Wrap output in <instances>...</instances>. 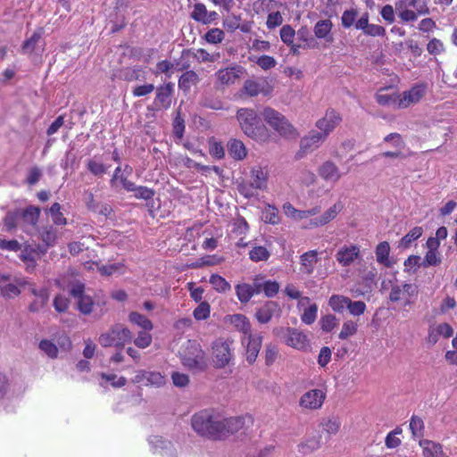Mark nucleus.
<instances>
[{"label":"nucleus","mask_w":457,"mask_h":457,"mask_svg":"<svg viewBox=\"0 0 457 457\" xmlns=\"http://www.w3.org/2000/svg\"><path fill=\"white\" fill-rule=\"evenodd\" d=\"M243 417L221 419L208 410L201 411L192 416L193 429L201 436L212 440H223L243 428Z\"/></svg>","instance_id":"1"},{"label":"nucleus","mask_w":457,"mask_h":457,"mask_svg":"<svg viewBox=\"0 0 457 457\" xmlns=\"http://www.w3.org/2000/svg\"><path fill=\"white\" fill-rule=\"evenodd\" d=\"M242 132L257 143L264 144L270 140L271 134L263 122L262 113L252 108H240L236 114Z\"/></svg>","instance_id":"2"},{"label":"nucleus","mask_w":457,"mask_h":457,"mask_svg":"<svg viewBox=\"0 0 457 457\" xmlns=\"http://www.w3.org/2000/svg\"><path fill=\"white\" fill-rule=\"evenodd\" d=\"M250 178V182H247L243 177H239L233 181L238 193L246 199L257 196L256 190L263 191L268 187V173L262 167L252 168Z\"/></svg>","instance_id":"3"},{"label":"nucleus","mask_w":457,"mask_h":457,"mask_svg":"<svg viewBox=\"0 0 457 457\" xmlns=\"http://www.w3.org/2000/svg\"><path fill=\"white\" fill-rule=\"evenodd\" d=\"M180 357L182 364L193 372H203L208 367L206 354L195 340L187 341Z\"/></svg>","instance_id":"4"},{"label":"nucleus","mask_w":457,"mask_h":457,"mask_svg":"<svg viewBox=\"0 0 457 457\" xmlns=\"http://www.w3.org/2000/svg\"><path fill=\"white\" fill-rule=\"evenodd\" d=\"M264 121L279 136L290 137L295 135V129L281 112L271 107H265L262 112Z\"/></svg>","instance_id":"5"},{"label":"nucleus","mask_w":457,"mask_h":457,"mask_svg":"<svg viewBox=\"0 0 457 457\" xmlns=\"http://www.w3.org/2000/svg\"><path fill=\"white\" fill-rule=\"evenodd\" d=\"M69 295L77 299V309L84 315H88L93 311L94 301L90 295L85 294V284L79 281L71 282L69 285Z\"/></svg>","instance_id":"6"},{"label":"nucleus","mask_w":457,"mask_h":457,"mask_svg":"<svg viewBox=\"0 0 457 457\" xmlns=\"http://www.w3.org/2000/svg\"><path fill=\"white\" fill-rule=\"evenodd\" d=\"M132 333L128 328L121 324H115L107 332L102 334L98 341L103 347L106 348L111 347L115 344V341L121 339L123 341H132Z\"/></svg>","instance_id":"7"},{"label":"nucleus","mask_w":457,"mask_h":457,"mask_svg":"<svg viewBox=\"0 0 457 457\" xmlns=\"http://www.w3.org/2000/svg\"><path fill=\"white\" fill-rule=\"evenodd\" d=\"M232 341L219 339L213 343V362L214 366L218 369H222L228 366L233 357L230 348Z\"/></svg>","instance_id":"8"},{"label":"nucleus","mask_w":457,"mask_h":457,"mask_svg":"<svg viewBox=\"0 0 457 457\" xmlns=\"http://www.w3.org/2000/svg\"><path fill=\"white\" fill-rule=\"evenodd\" d=\"M174 84L172 82L160 85L156 87V95L152 105L147 106L148 111L168 110L171 105Z\"/></svg>","instance_id":"9"},{"label":"nucleus","mask_w":457,"mask_h":457,"mask_svg":"<svg viewBox=\"0 0 457 457\" xmlns=\"http://www.w3.org/2000/svg\"><path fill=\"white\" fill-rule=\"evenodd\" d=\"M18 284L23 287H28L30 293L33 295L37 296L38 298L37 300L33 301L29 305V311L30 312H38L42 308H44L47 304L49 300V292L47 288L43 287L41 289H37L33 283H30L29 281L25 279L19 280Z\"/></svg>","instance_id":"10"},{"label":"nucleus","mask_w":457,"mask_h":457,"mask_svg":"<svg viewBox=\"0 0 457 457\" xmlns=\"http://www.w3.org/2000/svg\"><path fill=\"white\" fill-rule=\"evenodd\" d=\"M326 138V134H322L317 130H311L307 136L301 138L300 150L296 156L302 158L304 154L316 150Z\"/></svg>","instance_id":"11"},{"label":"nucleus","mask_w":457,"mask_h":457,"mask_svg":"<svg viewBox=\"0 0 457 457\" xmlns=\"http://www.w3.org/2000/svg\"><path fill=\"white\" fill-rule=\"evenodd\" d=\"M342 121V117L335 109L327 110L325 116L316 121L315 126L322 134H326V137L332 132Z\"/></svg>","instance_id":"12"},{"label":"nucleus","mask_w":457,"mask_h":457,"mask_svg":"<svg viewBox=\"0 0 457 457\" xmlns=\"http://www.w3.org/2000/svg\"><path fill=\"white\" fill-rule=\"evenodd\" d=\"M282 310L278 302L266 301L262 306L256 309L254 314L257 321L261 324H266L271 320L273 317L279 318Z\"/></svg>","instance_id":"13"},{"label":"nucleus","mask_w":457,"mask_h":457,"mask_svg":"<svg viewBox=\"0 0 457 457\" xmlns=\"http://www.w3.org/2000/svg\"><path fill=\"white\" fill-rule=\"evenodd\" d=\"M326 395L320 389H312L302 395L300 398V406L310 409H320L325 400Z\"/></svg>","instance_id":"14"},{"label":"nucleus","mask_w":457,"mask_h":457,"mask_svg":"<svg viewBox=\"0 0 457 457\" xmlns=\"http://www.w3.org/2000/svg\"><path fill=\"white\" fill-rule=\"evenodd\" d=\"M246 344V361L251 365L255 361L259 354V352L262 344V337L261 335L249 334L248 337H245L242 339V344Z\"/></svg>","instance_id":"15"},{"label":"nucleus","mask_w":457,"mask_h":457,"mask_svg":"<svg viewBox=\"0 0 457 457\" xmlns=\"http://www.w3.org/2000/svg\"><path fill=\"white\" fill-rule=\"evenodd\" d=\"M245 72V70L244 67L240 65H234L226 69L219 70L216 72V77L221 84L228 85L235 83V81Z\"/></svg>","instance_id":"16"},{"label":"nucleus","mask_w":457,"mask_h":457,"mask_svg":"<svg viewBox=\"0 0 457 457\" xmlns=\"http://www.w3.org/2000/svg\"><path fill=\"white\" fill-rule=\"evenodd\" d=\"M333 23L329 19L320 20L316 22L313 28L315 39H323L327 43H333L334 37L332 35Z\"/></svg>","instance_id":"17"},{"label":"nucleus","mask_w":457,"mask_h":457,"mask_svg":"<svg viewBox=\"0 0 457 457\" xmlns=\"http://www.w3.org/2000/svg\"><path fill=\"white\" fill-rule=\"evenodd\" d=\"M360 248L357 245H344L337 251L336 259L342 266H349L358 258Z\"/></svg>","instance_id":"18"},{"label":"nucleus","mask_w":457,"mask_h":457,"mask_svg":"<svg viewBox=\"0 0 457 457\" xmlns=\"http://www.w3.org/2000/svg\"><path fill=\"white\" fill-rule=\"evenodd\" d=\"M426 89V84L414 85L410 90L403 92V97L400 101V105L407 107L410 104L418 103L424 96Z\"/></svg>","instance_id":"19"},{"label":"nucleus","mask_w":457,"mask_h":457,"mask_svg":"<svg viewBox=\"0 0 457 457\" xmlns=\"http://www.w3.org/2000/svg\"><path fill=\"white\" fill-rule=\"evenodd\" d=\"M285 343L295 349H304L308 345V338L305 334L295 328H287V337Z\"/></svg>","instance_id":"20"},{"label":"nucleus","mask_w":457,"mask_h":457,"mask_svg":"<svg viewBox=\"0 0 457 457\" xmlns=\"http://www.w3.org/2000/svg\"><path fill=\"white\" fill-rule=\"evenodd\" d=\"M318 173L324 180L330 182H337L341 178L338 167L332 161L323 162L320 166Z\"/></svg>","instance_id":"21"},{"label":"nucleus","mask_w":457,"mask_h":457,"mask_svg":"<svg viewBox=\"0 0 457 457\" xmlns=\"http://www.w3.org/2000/svg\"><path fill=\"white\" fill-rule=\"evenodd\" d=\"M420 445L423 449L424 457H445L442 445L428 439L420 441Z\"/></svg>","instance_id":"22"},{"label":"nucleus","mask_w":457,"mask_h":457,"mask_svg":"<svg viewBox=\"0 0 457 457\" xmlns=\"http://www.w3.org/2000/svg\"><path fill=\"white\" fill-rule=\"evenodd\" d=\"M390 245L387 241L380 242L375 249L377 262L386 268H391L394 262L389 260Z\"/></svg>","instance_id":"23"},{"label":"nucleus","mask_w":457,"mask_h":457,"mask_svg":"<svg viewBox=\"0 0 457 457\" xmlns=\"http://www.w3.org/2000/svg\"><path fill=\"white\" fill-rule=\"evenodd\" d=\"M39 236L44 243V251L55 245L57 241L56 229L53 226H45L39 229Z\"/></svg>","instance_id":"24"},{"label":"nucleus","mask_w":457,"mask_h":457,"mask_svg":"<svg viewBox=\"0 0 457 457\" xmlns=\"http://www.w3.org/2000/svg\"><path fill=\"white\" fill-rule=\"evenodd\" d=\"M230 323L245 337H248L251 333L252 325L248 318L243 314H233L229 316Z\"/></svg>","instance_id":"25"},{"label":"nucleus","mask_w":457,"mask_h":457,"mask_svg":"<svg viewBox=\"0 0 457 457\" xmlns=\"http://www.w3.org/2000/svg\"><path fill=\"white\" fill-rule=\"evenodd\" d=\"M228 151L229 155L237 161L245 159L247 154L245 145L239 139H231L228 143Z\"/></svg>","instance_id":"26"},{"label":"nucleus","mask_w":457,"mask_h":457,"mask_svg":"<svg viewBox=\"0 0 457 457\" xmlns=\"http://www.w3.org/2000/svg\"><path fill=\"white\" fill-rule=\"evenodd\" d=\"M339 211L340 208H338L337 204H334L333 206L328 208L321 216L311 220L310 225L313 227L326 225L327 223H328L329 221L336 218Z\"/></svg>","instance_id":"27"},{"label":"nucleus","mask_w":457,"mask_h":457,"mask_svg":"<svg viewBox=\"0 0 457 457\" xmlns=\"http://www.w3.org/2000/svg\"><path fill=\"white\" fill-rule=\"evenodd\" d=\"M41 210L35 205H29L21 211V218L29 225L35 226L39 220Z\"/></svg>","instance_id":"28"},{"label":"nucleus","mask_w":457,"mask_h":457,"mask_svg":"<svg viewBox=\"0 0 457 457\" xmlns=\"http://www.w3.org/2000/svg\"><path fill=\"white\" fill-rule=\"evenodd\" d=\"M199 81L198 75L194 71H187L183 73L179 79V87L184 92L190 90L192 85H195Z\"/></svg>","instance_id":"29"},{"label":"nucleus","mask_w":457,"mask_h":457,"mask_svg":"<svg viewBox=\"0 0 457 457\" xmlns=\"http://www.w3.org/2000/svg\"><path fill=\"white\" fill-rule=\"evenodd\" d=\"M297 38L303 42V48H315L318 43L306 26L301 27L296 32Z\"/></svg>","instance_id":"30"},{"label":"nucleus","mask_w":457,"mask_h":457,"mask_svg":"<svg viewBox=\"0 0 457 457\" xmlns=\"http://www.w3.org/2000/svg\"><path fill=\"white\" fill-rule=\"evenodd\" d=\"M43 34V28H38L37 29H36L32 36L23 42L21 46L22 52L24 54H31L34 51L38 41L41 39Z\"/></svg>","instance_id":"31"},{"label":"nucleus","mask_w":457,"mask_h":457,"mask_svg":"<svg viewBox=\"0 0 457 457\" xmlns=\"http://www.w3.org/2000/svg\"><path fill=\"white\" fill-rule=\"evenodd\" d=\"M21 218V210L14 209L8 211L3 220L5 231L11 232L17 228V221Z\"/></svg>","instance_id":"32"},{"label":"nucleus","mask_w":457,"mask_h":457,"mask_svg":"<svg viewBox=\"0 0 457 457\" xmlns=\"http://www.w3.org/2000/svg\"><path fill=\"white\" fill-rule=\"evenodd\" d=\"M144 73L141 66L127 67L121 71V77L125 81L143 80L145 79Z\"/></svg>","instance_id":"33"},{"label":"nucleus","mask_w":457,"mask_h":457,"mask_svg":"<svg viewBox=\"0 0 457 457\" xmlns=\"http://www.w3.org/2000/svg\"><path fill=\"white\" fill-rule=\"evenodd\" d=\"M129 320L131 323L137 324L140 328H142L144 330H152L153 329V323L152 321L146 318L145 315L137 312H131L129 315Z\"/></svg>","instance_id":"34"},{"label":"nucleus","mask_w":457,"mask_h":457,"mask_svg":"<svg viewBox=\"0 0 457 457\" xmlns=\"http://www.w3.org/2000/svg\"><path fill=\"white\" fill-rule=\"evenodd\" d=\"M262 220H264V222L272 225L279 223L280 217L278 209L274 205L268 204L262 211Z\"/></svg>","instance_id":"35"},{"label":"nucleus","mask_w":457,"mask_h":457,"mask_svg":"<svg viewBox=\"0 0 457 457\" xmlns=\"http://www.w3.org/2000/svg\"><path fill=\"white\" fill-rule=\"evenodd\" d=\"M235 289L237 296L242 303H248L253 296V291H252V286L250 284H238L236 286Z\"/></svg>","instance_id":"36"},{"label":"nucleus","mask_w":457,"mask_h":457,"mask_svg":"<svg viewBox=\"0 0 457 457\" xmlns=\"http://www.w3.org/2000/svg\"><path fill=\"white\" fill-rule=\"evenodd\" d=\"M423 233V228L421 227H414L411 230H410L399 242V246L403 248H408L411 244L420 238Z\"/></svg>","instance_id":"37"},{"label":"nucleus","mask_w":457,"mask_h":457,"mask_svg":"<svg viewBox=\"0 0 457 457\" xmlns=\"http://www.w3.org/2000/svg\"><path fill=\"white\" fill-rule=\"evenodd\" d=\"M109 165L96 162L95 159H89L87 162V170L96 177H102L109 169Z\"/></svg>","instance_id":"38"},{"label":"nucleus","mask_w":457,"mask_h":457,"mask_svg":"<svg viewBox=\"0 0 457 457\" xmlns=\"http://www.w3.org/2000/svg\"><path fill=\"white\" fill-rule=\"evenodd\" d=\"M61 208L62 207L59 203H54L48 210L50 215L52 216L54 224L57 226H64L67 224V219L61 212Z\"/></svg>","instance_id":"39"},{"label":"nucleus","mask_w":457,"mask_h":457,"mask_svg":"<svg viewBox=\"0 0 457 457\" xmlns=\"http://www.w3.org/2000/svg\"><path fill=\"white\" fill-rule=\"evenodd\" d=\"M209 282L212 284V287L218 292L225 293L230 290L231 288L230 284L224 278L218 274H212L210 277Z\"/></svg>","instance_id":"40"},{"label":"nucleus","mask_w":457,"mask_h":457,"mask_svg":"<svg viewBox=\"0 0 457 457\" xmlns=\"http://www.w3.org/2000/svg\"><path fill=\"white\" fill-rule=\"evenodd\" d=\"M317 251L312 250L303 253L300 256L301 264L304 266L307 270V272L310 274L313 271V264L317 262Z\"/></svg>","instance_id":"41"},{"label":"nucleus","mask_w":457,"mask_h":457,"mask_svg":"<svg viewBox=\"0 0 457 457\" xmlns=\"http://www.w3.org/2000/svg\"><path fill=\"white\" fill-rule=\"evenodd\" d=\"M270 256V252L264 246H254L249 252V258L255 262L267 261Z\"/></svg>","instance_id":"42"},{"label":"nucleus","mask_w":457,"mask_h":457,"mask_svg":"<svg viewBox=\"0 0 457 457\" xmlns=\"http://www.w3.org/2000/svg\"><path fill=\"white\" fill-rule=\"evenodd\" d=\"M348 297L344 295H333L329 300L328 304L336 312H343L346 307Z\"/></svg>","instance_id":"43"},{"label":"nucleus","mask_w":457,"mask_h":457,"mask_svg":"<svg viewBox=\"0 0 457 457\" xmlns=\"http://www.w3.org/2000/svg\"><path fill=\"white\" fill-rule=\"evenodd\" d=\"M225 37V33L222 29L218 28H213L209 29L205 34L204 38L206 42L210 44H219L223 41Z\"/></svg>","instance_id":"44"},{"label":"nucleus","mask_w":457,"mask_h":457,"mask_svg":"<svg viewBox=\"0 0 457 457\" xmlns=\"http://www.w3.org/2000/svg\"><path fill=\"white\" fill-rule=\"evenodd\" d=\"M410 429L413 436H423L424 422L419 416L412 415L410 420Z\"/></svg>","instance_id":"45"},{"label":"nucleus","mask_w":457,"mask_h":457,"mask_svg":"<svg viewBox=\"0 0 457 457\" xmlns=\"http://www.w3.org/2000/svg\"><path fill=\"white\" fill-rule=\"evenodd\" d=\"M357 15H358L357 9L352 8L349 10H345L343 12L342 17H341V23H342L343 28L349 29L353 24L355 25V20H356Z\"/></svg>","instance_id":"46"},{"label":"nucleus","mask_w":457,"mask_h":457,"mask_svg":"<svg viewBox=\"0 0 457 457\" xmlns=\"http://www.w3.org/2000/svg\"><path fill=\"white\" fill-rule=\"evenodd\" d=\"M207 8L203 3H196L194 5V10L190 13V18L195 21L204 24L206 17Z\"/></svg>","instance_id":"47"},{"label":"nucleus","mask_w":457,"mask_h":457,"mask_svg":"<svg viewBox=\"0 0 457 457\" xmlns=\"http://www.w3.org/2000/svg\"><path fill=\"white\" fill-rule=\"evenodd\" d=\"M318 306L316 303L309 305L304 309L303 313L301 316V320L304 324H312L317 318Z\"/></svg>","instance_id":"48"},{"label":"nucleus","mask_w":457,"mask_h":457,"mask_svg":"<svg viewBox=\"0 0 457 457\" xmlns=\"http://www.w3.org/2000/svg\"><path fill=\"white\" fill-rule=\"evenodd\" d=\"M346 308L352 315L360 316L366 311V304L362 301L353 302L350 298H348Z\"/></svg>","instance_id":"49"},{"label":"nucleus","mask_w":457,"mask_h":457,"mask_svg":"<svg viewBox=\"0 0 457 457\" xmlns=\"http://www.w3.org/2000/svg\"><path fill=\"white\" fill-rule=\"evenodd\" d=\"M53 305L57 312H66L70 305V300L66 296L58 294L54 298Z\"/></svg>","instance_id":"50"},{"label":"nucleus","mask_w":457,"mask_h":457,"mask_svg":"<svg viewBox=\"0 0 457 457\" xmlns=\"http://www.w3.org/2000/svg\"><path fill=\"white\" fill-rule=\"evenodd\" d=\"M39 349L46 353L48 357L54 359L58 355L57 346L47 339H43L39 343Z\"/></svg>","instance_id":"51"},{"label":"nucleus","mask_w":457,"mask_h":457,"mask_svg":"<svg viewBox=\"0 0 457 457\" xmlns=\"http://www.w3.org/2000/svg\"><path fill=\"white\" fill-rule=\"evenodd\" d=\"M165 384V378L160 372L147 371L145 386H154L160 387Z\"/></svg>","instance_id":"52"},{"label":"nucleus","mask_w":457,"mask_h":457,"mask_svg":"<svg viewBox=\"0 0 457 457\" xmlns=\"http://www.w3.org/2000/svg\"><path fill=\"white\" fill-rule=\"evenodd\" d=\"M194 317L197 320H203L210 316V304L204 301L201 302L199 305L194 310Z\"/></svg>","instance_id":"53"},{"label":"nucleus","mask_w":457,"mask_h":457,"mask_svg":"<svg viewBox=\"0 0 457 457\" xmlns=\"http://www.w3.org/2000/svg\"><path fill=\"white\" fill-rule=\"evenodd\" d=\"M264 295L271 298L275 296L279 291V284L275 280H265L262 283Z\"/></svg>","instance_id":"54"},{"label":"nucleus","mask_w":457,"mask_h":457,"mask_svg":"<svg viewBox=\"0 0 457 457\" xmlns=\"http://www.w3.org/2000/svg\"><path fill=\"white\" fill-rule=\"evenodd\" d=\"M320 439L315 436L307 439L304 443H302L299 445L301 448L300 451L304 454L313 452L314 450L320 448Z\"/></svg>","instance_id":"55"},{"label":"nucleus","mask_w":457,"mask_h":457,"mask_svg":"<svg viewBox=\"0 0 457 457\" xmlns=\"http://www.w3.org/2000/svg\"><path fill=\"white\" fill-rule=\"evenodd\" d=\"M356 331L357 325L352 320H347L344 322L338 337L342 340L346 339L348 337L354 335Z\"/></svg>","instance_id":"56"},{"label":"nucleus","mask_w":457,"mask_h":457,"mask_svg":"<svg viewBox=\"0 0 457 457\" xmlns=\"http://www.w3.org/2000/svg\"><path fill=\"white\" fill-rule=\"evenodd\" d=\"M155 195V191L153 188H149L145 186H138L134 192V196L137 199L150 200Z\"/></svg>","instance_id":"57"},{"label":"nucleus","mask_w":457,"mask_h":457,"mask_svg":"<svg viewBox=\"0 0 457 457\" xmlns=\"http://www.w3.org/2000/svg\"><path fill=\"white\" fill-rule=\"evenodd\" d=\"M296 32L290 25H284L280 29V38L286 45H292Z\"/></svg>","instance_id":"58"},{"label":"nucleus","mask_w":457,"mask_h":457,"mask_svg":"<svg viewBox=\"0 0 457 457\" xmlns=\"http://www.w3.org/2000/svg\"><path fill=\"white\" fill-rule=\"evenodd\" d=\"M441 263V258L437 255V251H428L426 253L422 266L427 268L429 266H437Z\"/></svg>","instance_id":"59"},{"label":"nucleus","mask_w":457,"mask_h":457,"mask_svg":"<svg viewBox=\"0 0 457 457\" xmlns=\"http://www.w3.org/2000/svg\"><path fill=\"white\" fill-rule=\"evenodd\" d=\"M146 331L147 330L140 331L138 333L137 337L136 339H134V344L138 348H142V349L146 348L152 343V336L149 333H147Z\"/></svg>","instance_id":"60"},{"label":"nucleus","mask_w":457,"mask_h":457,"mask_svg":"<svg viewBox=\"0 0 457 457\" xmlns=\"http://www.w3.org/2000/svg\"><path fill=\"white\" fill-rule=\"evenodd\" d=\"M427 50L430 54H440L445 52L444 44L440 39L434 37L428 43Z\"/></svg>","instance_id":"61"},{"label":"nucleus","mask_w":457,"mask_h":457,"mask_svg":"<svg viewBox=\"0 0 457 457\" xmlns=\"http://www.w3.org/2000/svg\"><path fill=\"white\" fill-rule=\"evenodd\" d=\"M244 91L250 96H256L261 92V86L254 80L247 79L244 84Z\"/></svg>","instance_id":"62"},{"label":"nucleus","mask_w":457,"mask_h":457,"mask_svg":"<svg viewBox=\"0 0 457 457\" xmlns=\"http://www.w3.org/2000/svg\"><path fill=\"white\" fill-rule=\"evenodd\" d=\"M155 89L154 84H144L136 86L132 90V95L135 97H141L149 95Z\"/></svg>","instance_id":"63"},{"label":"nucleus","mask_w":457,"mask_h":457,"mask_svg":"<svg viewBox=\"0 0 457 457\" xmlns=\"http://www.w3.org/2000/svg\"><path fill=\"white\" fill-rule=\"evenodd\" d=\"M42 177V171L37 166L29 169L25 182L29 186L36 185Z\"/></svg>","instance_id":"64"}]
</instances>
